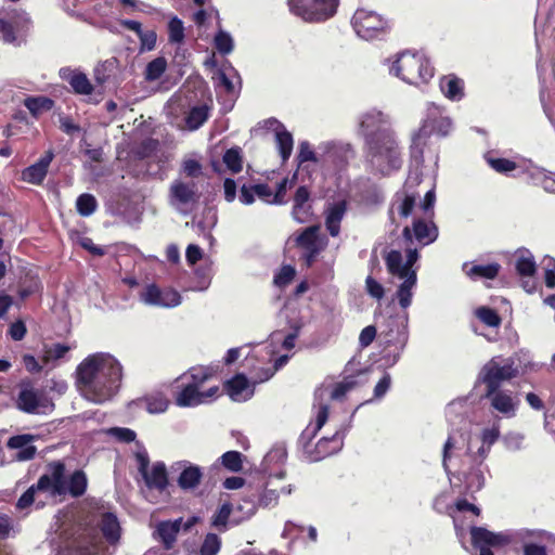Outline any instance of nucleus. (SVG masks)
I'll use <instances>...</instances> for the list:
<instances>
[{
	"mask_svg": "<svg viewBox=\"0 0 555 555\" xmlns=\"http://www.w3.org/2000/svg\"><path fill=\"white\" fill-rule=\"evenodd\" d=\"M87 477L81 470L66 475L65 466L61 462H52L47 466L46 473L39 478L37 489L51 496L70 494L74 498L85 493Z\"/></svg>",
	"mask_w": 555,
	"mask_h": 555,
	"instance_id": "nucleus-1",
	"label": "nucleus"
},
{
	"mask_svg": "<svg viewBox=\"0 0 555 555\" xmlns=\"http://www.w3.org/2000/svg\"><path fill=\"white\" fill-rule=\"evenodd\" d=\"M104 367V357L102 353H94L87 357L77 367V387L81 395L93 402H102V380L101 373Z\"/></svg>",
	"mask_w": 555,
	"mask_h": 555,
	"instance_id": "nucleus-2",
	"label": "nucleus"
},
{
	"mask_svg": "<svg viewBox=\"0 0 555 555\" xmlns=\"http://www.w3.org/2000/svg\"><path fill=\"white\" fill-rule=\"evenodd\" d=\"M367 156L372 163L386 165L388 170H398L402 165L399 145L392 130H379L367 138Z\"/></svg>",
	"mask_w": 555,
	"mask_h": 555,
	"instance_id": "nucleus-3",
	"label": "nucleus"
},
{
	"mask_svg": "<svg viewBox=\"0 0 555 555\" xmlns=\"http://www.w3.org/2000/svg\"><path fill=\"white\" fill-rule=\"evenodd\" d=\"M390 72L410 85L427 82L434 76V67L420 53L402 52L392 64Z\"/></svg>",
	"mask_w": 555,
	"mask_h": 555,
	"instance_id": "nucleus-4",
	"label": "nucleus"
},
{
	"mask_svg": "<svg viewBox=\"0 0 555 555\" xmlns=\"http://www.w3.org/2000/svg\"><path fill=\"white\" fill-rule=\"evenodd\" d=\"M451 127L452 121L449 117L443 116L437 108L429 111L423 125L412 138L411 155L415 158L423 157L426 139L433 133L446 137L449 134Z\"/></svg>",
	"mask_w": 555,
	"mask_h": 555,
	"instance_id": "nucleus-5",
	"label": "nucleus"
},
{
	"mask_svg": "<svg viewBox=\"0 0 555 555\" xmlns=\"http://www.w3.org/2000/svg\"><path fill=\"white\" fill-rule=\"evenodd\" d=\"M339 0H288L291 11L306 22L321 23L337 11Z\"/></svg>",
	"mask_w": 555,
	"mask_h": 555,
	"instance_id": "nucleus-6",
	"label": "nucleus"
},
{
	"mask_svg": "<svg viewBox=\"0 0 555 555\" xmlns=\"http://www.w3.org/2000/svg\"><path fill=\"white\" fill-rule=\"evenodd\" d=\"M357 35L364 40L383 39L389 31L388 21L374 11L358 9L351 20Z\"/></svg>",
	"mask_w": 555,
	"mask_h": 555,
	"instance_id": "nucleus-7",
	"label": "nucleus"
},
{
	"mask_svg": "<svg viewBox=\"0 0 555 555\" xmlns=\"http://www.w3.org/2000/svg\"><path fill=\"white\" fill-rule=\"evenodd\" d=\"M15 402L18 410L28 414H48L54 408V403L48 395L43 390L35 388L27 380H23L18 385V395Z\"/></svg>",
	"mask_w": 555,
	"mask_h": 555,
	"instance_id": "nucleus-8",
	"label": "nucleus"
},
{
	"mask_svg": "<svg viewBox=\"0 0 555 555\" xmlns=\"http://www.w3.org/2000/svg\"><path fill=\"white\" fill-rule=\"evenodd\" d=\"M518 370L513 362L500 365L493 359L486 363L479 374V380L486 385V392L492 395L495 390H500L501 384L516 377Z\"/></svg>",
	"mask_w": 555,
	"mask_h": 555,
	"instance_id": "nucleus-9",
	"label": "nucleus"
},
{
	"mask_svg": "<svg viewBox=\"0 0 555 555\" xmlns=\"http://www.w3.org/2000/svg\"><path fill=\"white\" fill-rule=\"evenodd\" d=\"M472 544L479 550V555H494L491 547L503 546L508 542L506 535L492 532L483 527H470Z\"/></svg>",
	"mask_w": 555,
	"mask_h": 555,
	"instance_id": "nucleus-10",
	"label": "nucleus"
},
{
	"mask_svg": "<svg viewBox=\"0 0 555 555\" xmlns=\"http://www.w3.org/2000/svg\"><path fill=\"white\" fill-rule=\"evenodd\" d=\"M219 396V386H212L206 391H201L195 385L185 384L176 396L179 406H196L211 401Z\"/></svg>",
	"mask_w": 555,
	"mask_h": 555,
	"instance_id": "nucleus-11",
	"label": "nucleus"
},
{
	"mask_svg": "<svg viewBox=\"0 0 555 555\" xmlns=\"http://www.w3.org/2000/svg\"><path fill=\"white\" fill-rule=\"evenodd\" d=\"M402 236L405 243H412L414 237L422 246H426L437 240L438 228L433 221L416 219L413 221L412 229L409 227L403 229Z\"/></svg>",
	"mask_w": 555,
	"mask_h": 555,
	"instance_id": "nucleus-12",
	"label": "nucleus"
},
{
	"mask_svg": "<svg viewBox=\"0 0 555 555\" xmlns=\"http://www.w3.org/2000/svg\"><path fill=\"white\" fill-rule=\"evenodd\" d=\"M142 297L145 302L160 307H176L181 301L177 291L170 287L160 288L155 284L147 285Z\"/></svg>",
	"mask_w": 555,
	"mask_h": 555,
	"instance_id": "nucleus-13",
	"label": "nucleus"
},
{
	"mask_svg": "<svg viewBox=\"0 0 555 555\" xmlns=\"http://www.w3.org/2000/svg\"><path fill=\"white\" fill-rule=\"evenodd\" d=\"M54 158L52 150L44 154L33 165L22 171V180L29 184L40 185L47 177L48 169Z\"/></svg>",
	"mask_w": 555,
	"mask_h": 555,
	"instance_id": "nucleus-14",
	"label": "nucleus"
},
{
	"mask_svg": "<svg viewBox=\"0 0 555 555\" xmlns=\"http://www.w3.org/2000/svg\"><path fill=\"white\" fill-rule=\"evenodd\" d=\"M104 529L101 526L85 528L79 534L77 552L79 555H98L101 551Z\"/></svg>",
	"mask_w": 555,
	"mask_h": 555,
	"instance_id": "nucleus-15",
	"label": "nucleus"
},
{
	"mask_svg": "<svg viewBox=\"0 0 555 555\" xmlns=\"http://www.w3.org/2000/svg\"><path fill=\"white\" fill-rule=\"evenodd\" d=\"M310 199L311 192L308 186L300 185L294 194L292 208L293 218L298 223H306L311 219L313 212Z\"/></svg>",
	"mask_w": 555,
	"mask_h": 555,
	"instance_id": "nucleus-16",
	"label": "nucleus"
},
{
	"mask_svg": "<svg viewBox=\"0 0 555 555\" xmlns=\"http://www.w3.org/2000/svg\"><path fill=\"white\" fill-rule=\"evenodd\" d=\"M348 210V202L339 199L328 204L324 210L325 227L332 237H336L340 233V223Z\"/></svg>",
	"mask_w": 555,
	"mask_h": 555,
	"instance_id": "nucleus-17",
	"label": "nucleus"
},
{
	"mask_svg": "<svg viewBox=\"0 0 555 555\" xmlns=\"http://www.w3.org/2000/svg\"><path fill=\"white\" fill-rule=\"evenodd\" d=\"M223 389L233 401L247 400L254 395V387L243 373H237L228 379Z\"/></svg>",
	"mask_w": 555,
	"mask_h": 555,
	"instance_id": "nucleus-18",
	"label": "nucleus"
},
{
	"mask_svg": "<svg viewBox=\"0 0 555 555\" xmlns=\"http://www.w3.org/2000/svg\"><path fill=\"white\" fill-rule=\"evenodd\" d=\"M169 197L171 203L188 205L195 203L199 198L195 182H184L175 180L169 188Z\"/></svg>",
	"mask_w": 555,
	"mask_h": 555,
	"instance_id": "nucleus-19",
	"label": "nucleus"
},
{
	"mask_svg": "<svg viewBox=\"0 0 555 555\" xmlns=\"http://www.w3.org/2000/svg\"><path fill=\"white\" fill-rule=\"evenodd\" d=\"M344 436L336 431L331 437L321 438L312 452H309V459L312 462L321 461L332 454L337 453L343 448Z\"/></svg>",
	"mask_w": 555,
	"mask_h": 555,
	"instance_id": "nucleus-20",
	"label": "nucleus"
},
{
	"mask_svg": "<svg viewBox=\"0 0 555 555\" xmlns=\"http://www.w3.org/2000/svg\"><path fill=\"white\" fill-rule=\"evenodd\" d=\"M106 400L114 397L121 387L122 366L117 359L106 353Z\"/></svg>",
	"mask_w": 555,
	"mask_h": 555,
	"instance_id": "nucleus-21",
	"label": "nucleus"
},
{
	"mask_svg": "<svg viewBox=\"0 0 555 555\" xmlns=\"http://www.w3.org/2000/svg\"><path fill=\"white\" fill-rule=\"evenodd\" d=\"M483 397L490 400L491 406L505 415L506 417H513L516 414L518 408V400H515L511 393L504 390H495L492 395L485 392Z\"/></svg>",
	"mask_w": 555,
	"mask_h": 555,
	"instance_id": "nucleus-22",
	"label": "nucleus"
},
{
	"mask_svg": "<svg viewBox=\"0 0 555 555\" xmlns=\"http://www.w3.org/2000/svg\"><path fill=\"white\" fill-rule=\"evenodd\" d=\"M61 78L68 82L76 93L91 94L93 87L87 76L77 68L64 67L60 69Z\"/></svg>",
	"mask_w": 555,
	"mask_h": 555,
	"instance_id": "nucleus-23",
	"label": "nucleus"
},
{
	"mask_svg": "<svg viewBox=\"0 0 555 555\" xmlns=\"http://www.w3.org/2000/svg\"><path fill=\"white\" fill-rule=\"evenodd\" d=\"M203 476L204 474L199 466L185 463L177 479V483L181 490L192 491L201 485Z\"/></svg>",
	"mask_w": 555,
	"mask_h": 555,
	"instance_id": "nucleus-24",
	"label": "nucleus"
},
{
	"mask_svg": "<svg viewBox=\"0 0 555 555\" xmlns=\"http://www.w3.org/2000/svg\"><path fill=\"white\" fill-rule=\"evenodd\" d=\"M182 519L175 521H160L156 528V535L163 543L165 550H171L177 541V535L181 529Z\"/></svg>",
	"mask_w": 555,
	"mask_h": 555,
	"instance_id": "nucleus-25",
	"label": "nucleus"
},
{
	"mask_svg": "<svg viewBox=\"0 0 555 555\" xmlns=\"http://www.w3.org/2000/svg\"><path fill=\"white\" fill-rule=\"evenodd\" d=\"M35 436L33 435H18L11 437L8 441V447L11 449H18L16 454L18 461L31 460L36 454V448L31 444Z\"/></svg>",
	"mask_w": 555,
	"mask_h": 555,
	"instance_id": "nucleus-26",
	"label": "nucleus"
},
{
	"mask_svg": "<svg viewBox=\"0 0 555 555\" xmlns=\"http://www.w3.org/2000/svg\"><path fill=\"white\" fill-rule=\"evenodd\" d=\"M145 485L150 489H156L160 492L168 487V474L166 466L163 462H157L153 465L152 470L143 476Z\"/></svg>",
	"mask_w": 555,
	"mask_h": 555,
	"instance_id": "nucleus-27",
	"label": "nucleus"
},
{
	"mask_svg": "<svg viewBox=\"0 0 555 555\" xmlns=\"http://www.w3.org/2000/svg\"><path fill=\"white\" fill-rule=\"evenodd\" d=\"M379 130H389L383 120L382 113H366L362 116L360 131L364 135L365 142H367L370 134L379 132Z\"/></svg>",
	"mask_w": 555,
	"mask_h": 555,
	"instance_id": "nucleus-28",
	"label": "nucleus"
},
{
	"mask_svg": "<svg viewBox=\"0 0 555 555\" xmlns=\"http://www.w3.org/2000/svg\"><path fill=\"white\" fill-rule=\"evenodd\" d=\"M279 124V129L275 131V142L283 163H286L293 152L294 139L289 131L276 119L273 120Z\"/></svg>",
	"mask_w": 555,
	"mask_h": 555,
	"instance_id": "nucleus-29",
	"label": "nucleus"
},
{
	"mask_svg": "<svg viewBox=\"0 0 555 555\" xmlns=\"http://www.w3.org/2000/svg\"><path fill=\"white\" fill-rule=\"evenodd\" d=\"M403 282L399 285L396 297L398 298L399 305L401 308L406 309L412 304L413 292L412 289L415 287L417 282L416 272L409 273L406 276H403Z\"/></svg>",
	"mask_w": 555,
	"mask_h": 555,
	"instance_id": "nucleus-30",
	"label": "nucleus"
},
{
	"mask_svg": "<svg viewBox=\"0 0 555 555\" xmlns=\"http://www.w3.org/2000/svg\"><path fill=\"white\" fill-rule=\"evenodd\" d=\"M442 93L452 101L464 96V81L455 75L444 76L440 81Z\"/></svg>",
	"mask_w": 555,
	"mask_h": 555,
	"instance_id": "nucleus-31",
	"label": "nucleus"
},
{
	"mask_svg": "<svg viewBox=\"0 0 555 555\" xmlns=\"http://www.w3.org/2000/svg\"><path fill=\"white\" fill-rule=\"evenodd\" d=\"M216 375V371L210 366H193L188 373L183 374L181 378L189 377L190 380L188 384L195 385L196 388L201 389V387Z\"/></svg>",
	"mask_w": 555,
	"mask_h": 555,
	"instance_id": "nucleus-32",
	"label": "nucleus"
},
{
	"mask_svg": "<svg viewBox=\"0 0 555 555\" xmlns=\"http://www.w3.org/2000/svg\"><path fill=\"white\" fill-rule=\"evenodd\" d=\"M500 269L501 266L498 262L488 264H473L469 269L466 270V274L473 280H493L499 275Z\"/></svg>",
	"mask_w": 555,
	"mask_h": 555,
	"instance_id": "nucleus-33",
	"label": "nucleus"
},
{
	"mask_svg": "<svg viewBox=\"0 0 555 555\" xmlns=\"http://www.w3.org/2000/svg\"><path fill=\"white\" fill-rule=\"evenodd\" d=\"M388 272L398 278L406 276L410 272H406V267L402 262V255L399 250H390L384 257Z\"/></svg>",
	"mask_w": 555,
	"mask_h": 555,
	"instance_id": "nucleus-34",
	"label": "nucleus"
},
{
	"mask_svg": "<svg viewBox=\"0 0 555 555\" xmlns=\"http://www.w3.org/2000/svg\"><path fill=\"white\" fill-rule=\"evenodd\" d=\"M159 146V141L153 138H147L141 141L135 147L131 150V155L134 159L145 160L154 155Z\"/></svg>",
	"mask_w": 555,
	"mask_h": 555,
	"instance_id": "nucleus-35",
	"label": "nucleus"
},
{
	"mask_svg": "<svg viewBox=\"0 0 555 555\" xmlns=\"http://www.w3.org/2000/svg\"><path fill=\"white\" fill-rule=\"evenodd\" d=\"M515 269L520 276H532L537 271V263L529 250L521 251L517 257Z\"/></svg>",
	"mask_w": 555,
	"mask_h": 555,
	"instance_id": "nucleus-36",
	"label": "nucleus"
},
{
	"mask_svg": "<svg viewBox=\"0 0 555 555\" xmlns=\"http://www.w3.org/2000/svg\"><path fill=\"white\" fill-rule=\"evenodd\" d=\"M70 350L69 346L62 344H54L51 346H47L43 349L41 361L43 365H54L55 362L65 357V354Z\"/></svg>",
	"mask_w": 555,
	"mask_h": 555,
	"instance_id": "nucleus-37",
	"label": "nucleus"
},
{
	"mask_svg": "<svg viewBox=\"0 0 555 555\" xmlns=\"http://www.w3.org/2000/svg\"><path fill=\"white\" fill-rule=\"evenodd\" d=\"M220 464L231 473L243 470L244 455L238 451H227L219 457Z\"/></svg>",
	"mask_w": 555,
	"mask_h": 555,
	"instance_id": "nucleus-38",
	"label": "nucleus"
},
{
	"mask_svg": "<svg viewBox=\"0 0 555 555\" xmlns=\"http://www.w3.org/2000/svg\"><path fill=\"white\" fill-rule=\"evenodd\" d=\"M167 68V61L164 56H158L154 59L153 61L149 62L145 72L144 77L147 81H155L159 79Z\"/></svg>",
	"mask_w": 555,
	"mask_h": 555,
	"instance_id": "nucleus-39",
	"label": "nucleus"
},
{
	"mask_svg": "<svg viewBox=\"0 0 555 555\" xmlns=\"http://www.w3.org/2000/svg\"><path fill=\"white\" fill-rule=\"evenodd\" d=\"M121 528L115 514L106 512V544L115 545L119 542Z\"/></svg>",
	"mask_w": 555,
	"mask_h": 555,
	"instance_id": "nucleus-40",
	"label": "nucleus"
},
{
	"mask_svg": "<svg viewBox=\"0 0 555 555\" xmlns=\"http://www.w3.org/2000/svg\"><path fill=\"white\" fill-rule=\"evenodd\" d=\"M223 163L232 173H238L243 169V157L240 147H231L223 155Z\"/></svg>",
	"mask_w": 555,
	"mask_h": 555,
	"instance_id": "nucleus-41",
	"label": "nucleus"
},
{
	"mask_svg": "<svg viewBox=\"0 0 555 555\" xmlns=\"http://www.w3.org/2000/svg\"><path fill=\"white\" fill-rule=\"evenodd\" d=\"M319 225H310L306 228L296 238V243L298 246L305 248L313 247V246H320L318 238H319Z\"/></svg>",
	"mask_w": 555,
	"mask_h": 555,
	"instance_id": "nucleus-42",
	"label": "nucleus"
},
{
	"mask_svg": "<svg viewBox=\"0 0 555 555\" xmlns=\"http://www.w3.org/2000/svg\"><path fill=\"white\" fill-rule=\"evenodd\" d=\"M475 315L487 326L490 327H499L502 323V319L500 314L496 312V310L487 307L481 306L476 309Z\"/></svg>",
	"mask_w": 555,
	"mask_h": 555,
	"instance_id": "nucleus-43",
	"label": "nucleus"
},
{
	"mask_svg": "<svg viewBox=\"0 0 555 555\" xmlns=\"http://www.w3.org/2000/svg\"><path fill=\"white\" fill-rule=\"evenodd\" d=\"M209 117L208 107L206 105L194 106L188 117L186 124L190 129H198Z\"/></svg>",
	"mask_w": 555,
	"mask_h": 555,
	"instance_id": "nucleus-44",
	"label": "nucleus"
},
{
	"mask_svg": "<svg viewBox=\"0 0 555 555\" xmlns=\"http://www.w3.org/2000/svg\"><path fill=\"white\" fill-rule=\"evenodd\" d=\"M141 401L150 413H163L168 408V400L162 393L145 396Z\"/></svg>",
	"mask_w": 555,
	"mask_h": 555,
	"instance_id": "nucleus-45",
	"label": "nucleus"
},
{
	"mask_svg": "<svg viewBox=\"0 0 555 555\" xmlns=\"http://www.w3.org/2000/svg\"><path fill=\"white\" fill-rule=\"evenodd\" d=\"M488 165L498 173L508 175L519 166L516 162L503 157H487Z\"/></svg>",
	"mask_w": 555,
	"mask_h": 555,
	"instance_id": "nucleus-46",
	"label": "nucleus"
},
{
	"mask_svg": "<svg viewBox=\"0 0 555 555\" xmlns=\"http://www.w3.org/2000/svg\"><path fill=\"white\" fill-rule=\"evenodd\" d=\"M24 104L33 115L47 112L53 106L52 100L46 96L27 98L25 99Z\"/></svg>",
	"mask_w": 555,
	"mask_h": 555,
	"instance_id": "nucleus-47",
	"label": "nucleus"
},
{
	"mask_svg": "<svg viewBox=\"0 0 555 555\" xmlns=\"http://www.w3.org/2000/svg\"><path fill=\"white\" fill-rule=\"evenodd\" d=\"M168 39L171 43H181L184 40L183 22L178 16H173L168 23Z\"/></svg>",
	"mask_w": 555,
	"mask_h": 555,
	"instance_id": "nucleus-48",
	"label": "nucleus"
},
{
	"mask_svg": "<svg viewBox=\"0 0 555 555\" xmlns=\"http://www.w3.org/2000/svg\"><path fill=\"white\" fill-rule=\"evenodd\" d=\"M221 540L216 533H208L199 548V555H217L220 550Z\"/></svg>",
	"mask_w": 555,
	"mask_h": 555,
	"instance_id": "nucleus-49",
	"label": "nucleus"
},
{
	"mask_svg": "<svg viewBox=\"0 0 555 555\" xmlns=\"http://www.w3.org/2000/svg\"><path fill=\"white\" fill-rule=\"evenodd\" d=\"M106 435L115 438L119 442L130 443L135 440L137 434L134 430L126 427H111L106 429Z\"/></svg>",
	"mask_w": 555,
	"mask_h": 555,
	"instance_id": "nucleus-50",
	"label": "nucleus"
},
{
	"mask_svg": "<svg viewBox=\"0 0 555 555\" xmlns=\"http://www.w3.org/2000/svg\"><path fill=\"white\" fill-rule=\"evenodd\" d=\"M76 207L81 216H90L96 208V201L90 194H82L77 198Z\"/></svg>",
	"mask_w": 555,
	"mask_h": 555,
	"instance_id": "nucleus-51",
	"label": "nucleus"
},
{
	"mask_svg": "<svg viewBox=\"0 0 555 555\" xmlns=\"http://www.w3.org/2000/svg\"><path fill=\"white\" fill-rule=\"evenodd\" d=\"M296 159L298 162V167H301L302 164L307 162L318 163L319 157L317 156L315 152L312 150L310 143L308 141H302L299 144V151L296 156Z\"/></svg>",
	"mask_w": 555,
	"mask_h": 555,
	"instance_id": "nucleus-52",
	"label": "nucleus"
},
{
	"mask_svg": "<svg viewBox=\"0 0 555 555\" xmlns=\"http://www.w3.org/2000/svg\"><path fill=\"white\" fill-rule=\"evenodd\" d=\"M215 47L220 53L228 54L233 49V40L228 33L220 30L215 37Z\"/></svg>",
	"mask_w": 555,
	"mask_h": 555,
	"instance_id": "nucleus-53",
	"label": "nucleus"
},
{
	"mask_svg": "<svg viewBox=\"0 0 555 555\" xmlns=\"http://www.w3.org/2000/svg\"><path fill=\"white\" fill-rule=\"evenodd\" d=\"M233 509V505L230 502L223 503L216 514L212 517V525L216 527L225 526L229 517L231 515V512Z\"/></svg>",
	"mask_w": 555,
	"mask_h": 555,
	"instance_id": "nucleus-54",
	"label": "nucleus"
},
{
	"mask_svg": "<svg viewBox=\"0 0 555 555\" xmlns=\"http://www.w3.org/2000/svg\"><path fill=\"white\" fill-rule=\"evenodd\" d=\"M357 385V382L356 380H348V379H345L343 382H339L337 384H335L332 392H331V398L333 400H340L345 397V395L350 391L351 389H353Z\"/></svg>",
	"mask_w": 555,
	"mask_h": 555,
	"instance_id": "nucleus-55",
	"label": "nucleus"
},
{
	"mask_svg": "<svg viewBox=\"0 0 555 555\" xmlns=\"http://www.w3.org/2000/svg\"><path fill=\"white\" fill-rule=\"evenodd\" d=\"M296 271L292 266H283L279 273L274 275V284L278 286L288 285L295 278Z\"/></svg>",
	"mask_w": 555,
	"mask_h": 555,
	"instance_id": "nucleus-56",
	"label": "nucleus"
},
{
	"mask_svg": "<svg viewBox=\"0 0 555 555\" xmlns=\"http://www.w3.org/2000/svg\"><path fill=\"white\" fill-rule=\"evenodd\" d=\"M20 23L13 25L10 22L0 18V36L7 42H13L16 39L15 29L20 28Z\"/></svg>",
	"mask_w": 555,
	"mask_h": 555,
	"instance_id": "nucleus-57",
	"label": "nucleus"
},
{
	"mask_svg": "<svg viewBox=\"0 0 555 555\" xmlns=\"http://www.w3.org/2000/svg\"><path fill=\"white\" fill-rule=\"evenodd\" d=\"M365 288L367 294L375 299L379 300L385 295L384 286L371 275L365 279Z\"/></svg>",
	"mask_w": 555,
	"mask_h": 555,
	"instance_id": "nucleus-58",
	"label": "nucleus"
},
{
	"mask_svg": "<svg viewBox=\"0 0 555 555\" xmlns=\"http://www.w3.org/2000/svg\"><path fill=\"white\" fill-rule=\"evenodd\" d=\"M182 171L186 177L197 178L202 175V165L196 159H185L182 163Z\"/></svg>",
	"mask_w": 555,
	"mask_h": 555,
	"instance_id": "nucleus-59",
	"label": "nucleus"
},
{
	"mask_svg": "<svg viewBox=\"0 0 555 555\" xmlns=\"http://www.w3.org/2000/svg\"><path fill=\"white\" fill-rule=\"evenodd\" d=\"M287 185H288V178H284L278 183L275 193L272 192L273 197L271 198V204L283 205L286 203L285 196H286Z\"/></svg>",
	"mask_w": 555,
	"mask_h": 555,
	"instance_id": "nucleus-60",
	"label": "nucleus"
},
{
	"mask_svg": "<svg viewBox=\"0 0 555 555\" xmlns=\"http://www.w3.org/2000/svg\"><path fill=\"white\" fill-rule=\"evenodd\" d=\"M377 334V330L374 325H367L365 326L359 336V345L362 348L369 347L375 339Z\"/></svg>",
	"mask_w": 555,
	"mask_h": 555,
	"instance_id": "nucleus-61",
	"label": "nucleus"
},
{
	"mask_svg": "<svg viewBox=\"0 0 555 555\" xmlns=\"http://www.w3.org/2000/svg\"><path fill=\"white\" fill-rule=\"evenodd\" d=\"M391 384V377L388 373L384 374V376L378 380L374 388V398L380 399L388 391Z\"/></svg>",
	"mask_w": 555,
	"mask_h": 555,
	"instance_id": "nucleus-62",
	"label": "nucleus"
},
{
	"mask_svg": "<svg viewBox=\"0 0 555 555\" xmlns=\"http://www.w3.org/2000/svg\"><path fill=\"white\" fill-rule=\"evenodd\" d=\"M39 491L37 489V485L31 486L17 501L16 507L18 509H24L31 505L35 501V493Z\"/></svg>",
	"mask_w": 555,
	"mask_h": 555,
	"instance_id": "nucleus-63",
	"label": "nucleus"
},
{
	"mask_svg": "<svg viewBox=\"0 0 555 555\" xmlns=\"http://www.w3.org/2000/svg\"><path fill=\"white\" fill-rule=\"evenodd\" d=\"M138 37L141 41L142 49L153 50L155 48L156 33L154 30H142L141 35Z\"/></svg>",
	"mask_w": 555,
	"mask_h": 555,
	"instance_id": "nucleus-64",
	"label": "nucleus"
}]
</instances>
